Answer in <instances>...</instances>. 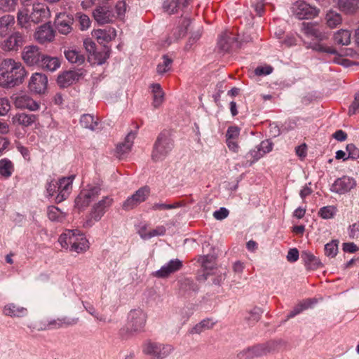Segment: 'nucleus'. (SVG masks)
<instances>
[{"instance_id":"f257e3e1","label":"nucleus","mask_w":359,"mask_h":359,"mask_svg":"<svg viewBox=\"0 0 359 359\" xmlns=\"http://www.w3.org/2000/svg\"><path fill=\"white\" fill-rule=\"evenodd\" d=\"M27 73L20 62L8 58L0 63V86L12 88L21 84Z\"/></svg>"},{"instance_id":"f03ea898","label":"nucleus","mask_w":359,"mask_h":359,"mask_svg":"<svg viewBox=\"0 0 359 359\" xmlns=\"http://www.w3.org/2000/svg\"><path fill=\"white\" fill-rule=\"evenodd\" d=\"M147 313L140 309H132L128 314L126 327L120 330V334L123 339L137 334L144 331L146 325Z\"/></svg>"},{"instance_id":"7ed1b4c3","label":"nucleus","mask_w":359,"mask_h":359,"mask_svg":"<svg viewBox=\"0 0 359 359\" xmlns=\"http://www.w3.org/2000/svg\"><path fill=\"white\" fill-rule=\"evenodd\" d=\"M62 248H69L70 251L81 253L88 248V241L77 229L66 230L59 238Z\"/></svg>"},{"instance_id":"20e7f679","label":"nucleus","mask_w":359,"mask_h":359,"mask_svg":"<svg viewBox=\"0 0 359 359\" xmlns=\"http://www.w3.org/2000/svg\"><path fill=\"white\" fill-rule=\"evenodd\" d=\"M285 344L286 343L283 340L269 341L241 351L238 353L237 358L238 359H252L255 357H261L277 351L279 346H285Z\"/></svg>"},{"instance_id":"39448f33","label":"nucleus","mask_w":359,"mask_h":359,"mask_svg":"<svg viewBox=\"0 0 359 359\" xmlns=\"http://www.w3.org/2000/svg\"><path fill=\"white\" fill-rule=\"evenodd\" d=\"M173 144L168 133L163 132L159 134L154 144L151 158L154 161L163 160L171 151Z\"/></svg>"},{"instance_id":"423d86ee","label":"nucleus","mask_w":359,"mask_h":359,"mask_svg":"<svg viewBox=\"0 0 359 359\" xmlns=\"http://www.w3.org/2000/svg\"><path fill=\"white\" fill-rule=\"evenodd\" d=\"M43 56L40 48L34 45L25 46L22 52V59L28 66L39 67L41 62H43Z\"/></svg>"},{"instance_id":"0eeeda50","label":"nucleus","mask_w":359,"mask_h":359,"mask_svg":"<svg viewBox=\"0 0 359 359\" xmlns=\"http://www.w3.org/2000/svg\"><path fill=\"white\" fill-rule=\"evenodd\" d=\"M79 321L77 317H64L62 318H58L57 320H53L50 321L48 324H43L41 322H35L33 325H30L29 327L33 330L38 331L46 330L50 326L55 327H61L62 326H72L76 325Z\"/></svg>"},{"instance_id":"6e6552de","label":"nucleus","mask_w":359,"mask_h":359,"mask_svg":"<svg viewBox=\"0 0 359 359\" xmlns=\"http://www.w3.org/2000/svg\"><path fill=\"white\" fill-rule=\"evenodd\" d=\"M170 346L149 341L144 346L143 352L154 359H163L169 355Z\"/></svg>"},{"instance_id":"1a4fd4ad","label":"nucleus","mask_w":359,"mask_h":359,"mask_svg":"<svg viewBox=\"0 0 359 359\" xmlns=\"http://www.w3.org/2000/svg\"><path fill=\"white\" fill-rule=\"evenodd\" d=\"M25 43V36L20 32L11 34L1 43L4 51H18Z\"/></svg>"},{"instance_id":"9d476101","label":"nucleus","mask_w":359,"mask_h":359,"mask_svg":"<svg viewBox=\"0 0 359 359\" xmlns=\"http://www.w3.org/2000/svg\"><path fill=\"white\" fill-rule=\"evenodd\" d=\"M94 19L100 25L110 23L114 18V14L108 4L97 5L93 12Z\"/></svg>"},{"instance_id":"9b49d317","label":"nucleus","mask_w":359,"mask_h":359,"mask_svg":"<svg viewBox=\"0 0 359 359\" xmlns=\"http://www.w3.org/2000/svg\"><path fill=\"white\" fill-rule=\"evenodd\" d=\"M293 13L297 18L303 20L316 16L318 11L303 1H298L293 6Z\"/></svg>"},{"instance_id":"f8f14e48","label":"nucleus","mask_w":359,"mask_h":359,"mask_svg":"<svg viewBox=\"0 0 359 359\" xmlns=\"http://www.w3.org/2000/svg\"><path fill=\"white\" fill-rule=\"evenodd\" d=\"M356 186V182L353 178L344 176L338 178L332 185L331 191L339 194H344L350 191Z\"/></svg>"},{"instance_id":"ddd939ff","label":"nucleus","mask_w":359,"mask_h":359,"mask_svg":"<svg viewBox=\"0 0 359 359\" xmlns=\"http://www.w3.org/2000/svg\"><path fill=\"white\" fill-rule=\"evenodd\" d=\"M47 76L41 73H35L30 79L29 82V88L34 93L43 94L47 89Z\"/></svg>"},{"instance_id":"4468645a","label":"nucleus","mask_w":359,"mask_h":359,"mask_svg":"<svg viewBox=\"0 0 359 359\" xmlns=\"http://www.w3.org/2000/svg\"><path fill=\"white\" fill-rule=\"evenodd\" d=\"M50 15V11L46 5L41 3L33 4L32 12L29 13L31 22L38 24L47 20Z\"/></svg>"},{"instance_id":"2eb2a0df","label":"nucleus","mask_w":359,"mask_h":359,"mask_svg":"<svg viewBox=\"0 0 359 359\" xmlns=\"http://www.w3.org/2000/svg\"><path fill=\"white\" fill-rule=\"evenodd\" d=\"M113 199L109 196L104 197L98 203H95L90 211V217L95 221H99L104 215L106 210L112 204Z\"/></svg>"},{"instance_id":"dca6fc26","label":"nucleus","mask_w":359,"mask_h":359,"mask_svg":"<svg viewBox=\"0 0 359 359\" xmlns=\"http://www.w3.org/2000/svg\"><path fill=\"white\" fill-rule=\"evenodd\" d=\"M74 22L73 18L67 13H60L55 20V25L58 32L67 35L72 30V25Z\"/></svg>"},{"instance_id":"f3484780","label":"nucleus","mask_w":359,"mask_h":359,"mask_svg":"<svg viewBox=\"0 0 359 359\" xmlns=\"http://www.w3.org/2000/svg\"><path fill=\"white\" fill-rule=\"evenodd\" d=\"M182 266V262L179 259H172L167 264L156 271L154 275L157 278H167L170 274L180 270Z\"/></svg>"},{"instance_id":"a211bd4d","label":"nucleus","mask_w":359,"mask_h":359,"mask_svg":"<svg viewBox=\"0 0 359 359\" xmlns=\"http://www.w3.org/2000/svg\"><path fill=\"white\" fill-rule=\"evenodd\" d=\"M135 138V132L130 131L128 133L124 141L117 144L115 150L116 156L118 158H121L123 156L128 154L131 151Z\"/></svg>"},{"instance_id":"6ab92c4d","label":"nucleus","mask_w":359,"mask_h":359,"mask_svg":"<svg viewBox=\"0 0 359 359\" xmlns=\"http://www.w3.org/2000/svg\"><path fill=\"white\" fill-rule=\"evenodd\" d=\"M14 105L18 109H27L30 111H36L39 108V104L27 95L13 96Z\"/></svg>"},{"instance_id":"aec40b11","label":"nucleus","mask_w":359,"mask_h":359,"mask_svg":"<svg viewBox=\"0 0 359 359\" xmlns=\"http://www.w3.org/2000/svg\"><path fill=\"white\" fill-rule=\"evenodd\" d=\"M73 176L69 177H63L56 183L57 185V191H59L56 196V201L60 203L65 200L70 192L72 187Z\"/></svg>"},{"instance_id":"412c9836","label":"nucleus","mask_w":359,"mask_h":359,"mask_svg":"<svg viewBox=\"0 0 359 359\" xmlns=\"http://www.w3.org/2000/svg\"><path fill=\"white\" fill-rule=\"evenodd\" d=\"M82 75V73L77 71H67L58 76L57 82L60 87L67 88L78 81Z\"/></svg>"},{"instance_id":"4be33fe9","label":"nucleus","mask_w":359,"mask_h":359,"mask_svg":"<svg viewBox=\"0 0 359 359\" xmlns=\"http://www.w3.org/2000/svg\"><path fill=\"white\" fill-rule=\"evenodd\" d=\"M219 48L224 51H229L231 48H239L241 43L235 36L230 32L223 34L218 41Z\"/></svg>"},{"instance_id":"5701e85b","label":"nucleus","mask_w":359,"mask_h":359,"mask_svg":"<svg viewBox=\"0 0 359 359\" xmlns=\"http://www.w3.org/2000/svg\"><path fill=\"white\" fill-rule=\"evenodd\" d=\"M302 30L307 36H313L319 41H323L327 38L325 33L320 32L319 26L313 22H302Z\"/></svg>"},{"instance_id":"b1692460","label":"nucleus","mask_w":359,"mask_h":359,"mask_svg":"<svg viewBox=\"0 0 359 359\" xmlns=\"http://www.w3.org/2000/svg\"><path fill=\"white\" fill-rule=\"evenodd\" d=\"M338 8L346 15H354L359 12V0H338Z\"/></svg>"},{"instance_id":"393cba45","label":"nucleus","mask_w":359,"mask_h":359,"mask_svg":"<svg viewBox=\"0 0 359 359\" xmlns=\"http://www.w3.org/2000/svg\"><path fill=\"white\" fill-rule=\"evenodd\" d=\"M35 38L41 43L51 41L54 38V31L52 27L48 23L40 26L35 34Z\"/></svg>"},{"instance_id":"a878e982","label":"nucleus","mask_w":359,"mask_h":359,"mask_svg":"<svg viewBox=\"0 0 359 359\" xmlns=\"http://www.w3.org/2000/svg\"><path fill=\"white\" fill-rule=\"evenodd\" d=\"M36 116L34 114L22 112L14 115L12 118V122L14 125L29 127L36 122Z\"/></svg>"},{"instance_id":"bb28decb","label":"nucleus","mask_w":359,"mask_h":359,"mask_svg":"<svg viewBox=\"0 0 359 359\" xmlns=\"http://www.w3.org/2000/svg\"><path fill=\"white\" fill-rule=\"evenodd\" d=\"M15 17L11 14H6L0 17V38L5 37L15 25Z\"/></svg>"},{"instance_id":"cd10ccee","label":"nucleus","mask_w":359,"mask_h":359,"mask_svg":"<svg viewBox=\"0 0 359 359\" xmlns=\"http://www.w3.org/2000/svg\"><path fill=\"white\" fill-rule=\"evenodd\" d=\"M26 308L18 306L13 303L6 305L4 308V313L11 317L22 318L27 314Z\"/></svg>"},{"instance_id":"c85d7f7f","label":"nucleus","mask_w":359,"mask_h":359,"mask_svg":"<svg viewBox=\"0 0 359 359\" xmlns=\"http://www.w3.org/2000/svg\"><path fill=\"white\" fill-rule=\"evenodd\" d=\"M188 4V0H165L163 3V9L168 14L177 12V9L185 7Z\"/></svg>"},{"instance_id":"c756f323","label":"nucleus","mask_w":359,"mask_h":359,"mask_svg":"<svg viewBox=\"0 0 359 359\" xmlns=\"http://www.w3.org/2000/svg\"><path fill=\"white\" fill-rule=\"evenodd\" d=\"M301 258L309 269H316L322 264L320 261L309 251L302 252Z\"/></svg>"},{"instance_id":"7c9ffc66","label":"nucleus","mask_w":359,"mask_h":359,"mask_svg":"<svg viewBox=\"0 0 359 359\" xmlns=\"http://www.w3.org/2000/svg\"><path fill=\"white\" fill-rule=\"evenodd\" d=\"M65 55L67 60L78 65H82L85 61V57L80 51L76 49H69L65 51Z\"/></svg>"},{"instance_id":"2f4dec72","label":"nucleus","mask_w":359,"mask_h":359,"mask_svg":"<svg viewBox=\"0 0 359 359\" xmlns=\"http://www.w3.org/2000/svg\"><path fill=\"white\" fill-rule=\"evenodd\" d=\"M41 60L43 62H41L39 67L51 72L55 71L60 65V61L57 57H49L44 54Z\"/></svg>"},{"instance_id":"473e14b6","label":"nucleus","mask_w":359,"mask_h":359,"mask_svg":"<svg viewBox=\"0 0 359 359\" xmlns=\"http://www.w3.org/2000/svg\"><path fill=\"white\" fill-rule=\"evenodd\" d=\"M351 32L347 29H340L334 35V41L336 43L347 46L351 43Z\"/></svg>"},{"instance_id":"72a5a7b5","label":"nucleus","mask_w":359,"mask_h":359,"mask_svg":"<svg viewBox=\"0 0 359 359\" xmlns=\"http://www.w3.org/2000/svg\"><path fill=\"white\" fill-rule=\"evenodd\" d=\"M216 259L217 255L212 254L200 257L198 261L201 263V266L205 271H210L215 267Z\"/></svg>"},{"instance_id":"f704fd0d","label":"nucleus","mask_w":359,"mask_h":359,"mask_svg":"<svg viewBox=\"0 0 359 359\" xmlns=\"http://www.w3.org/2000/svg\"><path fill=\"white\" fill-rule=\"evenodd\" d=\"M215 322L212 320V319L208 318L202 320L198 324L196 325L190 331L191 334H200L202 332L211 329L214 325Z\"/></svg>"},{"instance_id":"c9c22d12","label":"nucleus","mask_w":359,"mask_h":359,"mask_svg":"<svg viewBox=\"0 0 359 359\" xmlns=\"http://www.w3.org/2000/svg\"><path fill=\"white\" fill-rule=\"evenodd\" d=\"M325 18L327 25L330 28H334L342 22L341 15L335 11H329Z\"/></svg>"},{"instance_id":"e433bc0d","label":"nucleus","mask_w":359,"mask_h":359,"mask_svg":"<svg viewBox=\"0 0 359 359\" xmlns=\"http://www.w3.org/2000/svg\"><path fill=\"white\" fill-rule=\"evenodd\" d=\"M80 123L82 127L95 130L98 125L97 120L90 114H83L81 119Z\"/></svg>"},{"instance_id":"4c0bfd02","label":"nucleus","mask_w":359,"mask_h":359,"mask_svg":"<svg viewBox=\"0 0 359 359\" xmlns=\"http://www.w3.org/2000/svg\"><path fill=\"white\" fill-rule=\"evenodd\" d=\"M100 188L97 186L90 187L81 191V196L84 199L87 198L89 203H90L100 195Z\"/></svg>"},{"instance_id":"58836bf2","label":"nucleus","mask_w":359,"mask_h":359,"mask_svg":"<svg viewBox=\"0 0 359 359\" xmlns=\"http://www.w3.org/2000/svg\"><path fill=\"white\" fill-rule=\"evenodd\" d=\"M162 62H160L157 65L156 71L160 75H162L168 72L172 64V59L169 57L167 55H164L162 57Z\"/></svg>"},{"instance_id":"ea45409f","label":"nucleus","mask_w":359,"mask_h":359,"mask_svg":"<svg viewBox=\"0 0 359 359\" xmlns=\"http://www.w3.org/2000/svg\"><path fill=\"white\" fill-rule=\"evenodd\" d=\"M13 170V163L8 159H1L0 161V174L2 176L8 177L11 176Z\"/></svg>"},{"instance_id":"a19ab883","label":"nucleus","mask_w":359,"mask_h":359,"mask_svg":"<svg viewBox=\"0 0 359 359\" xmlns=\"http://www.w3.org/2000/svg\"><path fill=\"white\" fill-rule=\"evenodd\" d=\"M149 194V188L144 187L138 189L131 197L137 205L144 201Z\"/></svg>"},{"instance_id":"79ce46f5","label":"nucleus","mask_w":359,"mask_h":359,"mask_svg":"<svg viewBox=\"0 0 359 359\" xmlns=\"http://www.w3.org/2000/svg\"><path fill=\"white\" fill-rule=\"evenodd\" d=\"M191 25V20L189 18H184L182 20L181 25L177 27V30L174 32L176 39H179L185 36L188 31V28Z\"/></svg>"},{"instance_id":"37998d69","label":"nucleus","mask_w":359,"mask_h":359,"mask_svg":"<svg viewBox=\"0 0 359 359\" xmlns=\"http://www.w3.org/2000/svg\"><path fill=\"white\" fill-rule=\"evenodd\" d=\"M111 53V49L106 46H103L102 50L99 52H95L94 54L95 59L97 60L99 65H102L106 62V60L109 57Z\"/></svg>"},{"instance_id":"c03bdc74","label":"nucleus","mask_w":359,"mask_h":359,"mask_svg":"<svg viewBox=\"0 0 359 359\" xmlns=\"http://www.w3.org/2000/svg\"><path fill=\"white\" fill-rule=\"evenodd\" d=\"M48 217L51 221H62L65 215L58 208L50 206L48 209Z\"/></svg>"},{"instance_id":"a18cd8bd","label":"nucleus","mask_w":359,"mask_h":359,"mask_svg":"<svg viewBox=\"0 0 359 359\" xmlns=\"http://www.w3.org/2000/svg\"><path fill=\"white\" fill-rule=\"evenodd\" d=\"M17 20L21 27H27V24L31 22V17L27 9L20 10L18 13Z\"/></svg>"},{"instance_id":"49530a36","label":"nucleus","mask_w":359,"mask_h":359,"mask_svg":"<svg viewBox=\"0 0 359 359\" xmlns=\"http://www.w3.org/2000/svg\"><path fill=\"white\" fill-rule=\"evenodd\" d=\"M18 4V0H0V9L5 12L14 11Z\"/></svg>"},{"instance_id":"de8ad7c7","label":"nucleus","mask_w":359,"mask_h":359,"mask_svg":"<svg viewBox=\"0 0 359 359\" xmlns=\"http://www.w3.org/2000/svg\"><path fill=\"white\" fill-rule=\"evenodd\" d=\"M337 250L338 244L337 241H332L325 245V252L327 256L334 257L337 255Z\"/></svg>"},{"instance_id":"09e8293b","label":"nucleus","mask_w":359,"mask_h":359,"mask_svg":"<svg viewBox=\"0 0 359 359\" xmlns=\"http://www.w3.org/2000/svg\"><path fill=\"white\" fill-rule=\"evenodd\" d=\"M95 34L100 43H108L112 40V36L105 30L98 29Z\"/></svg>"},{"instance_id":"8fccbe9b","label":"nucleus","mask_w":359,"mask_h":359,"mask_svg":"<svg viewBox=\"0 0 359 359\" xmlns=\"http://www.w3.org/2000/svg\"><path fill=\"white\" fill-rule=\"evenodd\" d=\"M165 233V228L164 226H158L156 229L149 231L147 234L142 233V238L143 239H147V238H150L154 236L163 235Z\"/></svg>"},{"instance_id":"3c124183","label":"nucleus","mask_w":359,"mask_h":359,"mask_svg":"<svg viewBox=\"0 0 359 359\" xmlns=\"http://www.w3.org/2000/svg\"><path fill=\"white\" fill-rule=\"evenodd\" d=\"M334 208L333 206H325L320 209L318 214L323 219L332 218L334 215Z\"/></svg>"},{"instance_id":"603ef678","label":"nucleus","mask_w":359,"mask_h":359,"mask_svg":"<svg viewBox=\"0 0 359 359\" xmlns=\"http://www.w3.org/2000/svg\"><path fill=\"white\" fill-rule=\"evenodd\" d=\"M346 149L348 152V158L357 159L359 158V149L353 144H347Z\"/></svg>"},{"instance_id":"864d4df0","label":"nucleus","mask_w":359,"mask_h":359,"mask_svg":"<svg viewBox=\"0 0 359 359\" xmlns=\"http://www.w3.org/2000/svg\"><path fill=\"white\" fill-rule=\"evenodd\" d=\"M89 204H90V203L87 200V198L84 199L81 196V191L80 194L75 198V207L81 210H83L85 208L88 207L89 205Z\"/></svg>"},{"instance_id":"5fc2aeb1","label":"nucleus","mask_w":359,"mask_h":359,"mask_svg":"<svg viewBox=\"0 0 359 359\" xmlns=\"http://www.w3.org/2000/svg\"><path fill=\"white\" fill-rule=\"evenodd\" d=\"M359 112V92L355 93L354 100L349 107L348 115L352 116Z\"/></svg>"},{"instance_id":"6e6d98bb","label":"nucleus","mask_w":359,"mask_h":359,"mask_svg":"<svg viewBox=\"0 0 359 359\" xmlns=\"http://www.w3.org/2000/svg\"><path fill=\"white\" fill-rule=\"evenodd\" d=\"M313 49L319 52L327 53L332 55H336L337 53L335 48L328 46H324L323 45L320 43L315 44L313 47Z\"/></svg>"},{"instance_id":"4d7b16f0","label":"nucleus","mask_w":359,"mask_h":359,"mask_svg":"<svg viewBox=\"0 0 359 359\" xmlns=\"http://www.w3.org/2000/svg\"><path fill=\"white\" fill-rule=\"evenodd\" d=\"M273 71V67L269 65L259 66L255 69V74L257 76H265L270 74Z\"/></svg>"},{"instance_id":"13d9d810","label":"nucleus","mask_w":359,"mask_h":359,"mask_svg":"<svg viewBox=\"0 0 359 359\" xmlns=\"http://www.w3.org/2000/svg\"><path fill=\"white\" fill-rule=\"evenodd\" d=\"M79 22L80 28L82 30H85L89 28L90 25V20L88 15L85 14L80 15L79 17Z\"/></svg>"},{"instance_id":"bf43d9fd","label":"nucleus","mask_w":359,"mask_h":359,"mask_svg":"<svg viewBox=\"0 0 359 359\" xmlns=\"http://www.w3.org/2000/svg\"><path fill=\"white\" fill-rule=\"evenodd\" d=\"M11 105L6 98H0V116L6 115L10 110Z\"/></svg>"},{"instance_id":"052dcab7","label":"nucleus","mask_w":359,"mask_h":359,"mask_svg":"<svg viewBox=\"0 0 359 359\" xmlns=\"http://www.w3.org/2000/svg\"><path fill=\"white\" fill-rule=\"evenodd\" d=\"M263 311L260 308L255 307L250 311V316L248 317V320L258 321Z\"/></svg>"},{"instance_id":"680f3d73","label":"nucleus","mask_w":359,"mask_h":359,"mask_svg":"<svg viewBox=\"0 0 359 359\" xmlns=\"http://www.w3.org/2000/svg\"><path fill=\"white\" fill-rule=\"evenodd\" d=\"M164 100V93H158L153 94V105L155 108L161 105Z\"/></svg>"},{"instance_id":"e2e57ef3","label":"nucleus","mask_w":359,"mask_h":359,"mask_svg":"<svg viewBox=\"0 0 359 359\" xmlns=\"http://www.w3.org/2000/svg\"><path fill=\"white\" fill-rule=\"evenodd\" d=\"M83 46L87 52L93 55L95 53L96 45L92 40L88 39L84 40Z\"/></svg>"},{"instance_id":"0e129e2a","label":"nucleus","mask_w":359,"mask_h":359,"mask_svg":"<svg viewBox=\"0 0 359 359\" xmlns=\"http://www.w3.org/2000/svg\"><path fill=\"white\" fill-rule=\"evenodd\" d=\"M228 215L229 210L225 208H221L219 210H217L213 213L214 217L219 220L226 218Z\"/></svg>"},{"instance_id":"69168bd1","label":"nucleus","mask_w":359,"mask_h":359,"mask_svg":"<svg viewBox=\"0 0 359 359\" xmlns=\"http://www.w3.org/2000/svg\"><path fill=\"white\" fill-rule=\"evenodd\" d=\"M306 150L307 146L305 143H303L302 144L295 148V153L299 158L302 159L304 158L306 156Z\"/></svg>"},{"instance_id":"338daca9","label":"nucleus","mask_w":359,"mask_h":359,"mask_svg":"<svg viewBox=\"0 0 359 359\" xmlns=\"http://www.w3.org/2000/svg\"><path fill=\"white\" fill-rule=\"evenodd\" d=\"M299 259V251L297 248L290 249L287 255V259L290 262L297 261Z\"/></svg>"},{"instance_id":"774afa93","label":"nucleus","mask_w":359,"mask_h":359,"mask_svg":"<svg viewBox=\"0 0 359 359\" xmlns=\"http://www.w3.org/2000/svg\"><path fill=\"white\" fill-rule=\"evenodd\" d=\"M239 135V130L237 127H229L227 130L226 139H236Z\"/></svg>"}]
</instances>
